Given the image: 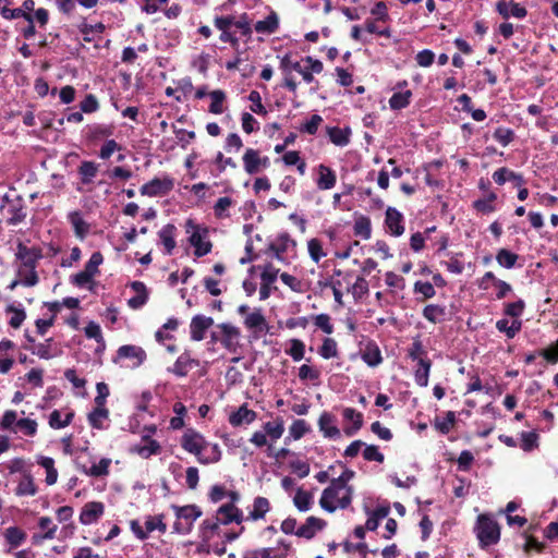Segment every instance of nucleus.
I'll return each mask as SVG.
<instances>
[{
  "label": "nucleus",
  "mask_w": 558,
  "mask_h": 558,
  "mask_svg": "<svg viewBox=\"0 0 558 558\" xmlns=\"http://www.w3.org/2000/svg\"><path fill=\"white\" fill-rule=\"evenodd\" d=\"M335 490L336 492L331 493V495H328L326 498L325 488L319 499L320 507L330 513L335 512L337 508H348L351 505L353 496V487H343V490L337 487Z\"/></svg>",
  "instance_id": "f257e3e1"
},
{
  "label": "nucleus",
  "mask_w": 558,
  "mask_h": 558,
  "mask_svg": "<svg viewBox=\"0 0 558 558\" xmlns=\"http://www.w3.org/2000/svg\"><path fill=\"white\" fill-rule=\"evenodd\" d=\"M475 531L480 544L483 547L494 545L500 538V529L498 523L485 514L478 517Z\"/></svg>",
  "instance_id": "f03ea898"
},
{
  "label": "nucleus",
  "mask_w": 558,
  "mask_h": 558,
  "mask_svg": "<svg viewBox=\"0 0 558 558\" xmlns=\"http://www.w3.org/2000/svg\"><path fill=\"white\" fill-rule=\"evenodd\" d=\"M206 445L207 442L204 437L194 429H187L181 438L182 448L187 452L195 454L198 462L199 457H203L202 452Z\"/></svg>",
  "instance_id": "7ed1b4c3"
},
{
  "label": "nucleus",
  "mask_w": 558,
  "mask_h": 558,
  "mask_svg": "<svg viewBox=\"0 0 558 558\" xmlns=\"http://www.w3.org/2000/svg\"><path fill=\"white\" fill-rule=\"evenodd\" d=\"M174 186L173 179L165 177L155 178L141 187V194L146 196H158L168 194Z\"/></svg>",
  "instance_id": "20e7f679"
},
{
  "label": "nucleus",
  "mask_w": 558,
  "mask_h": 558,
  "mask_svg": "<svg viewBox=\"0 0 558 558\" xmlns=\"http://www.w3.org/2000/svg\"><path fill=\"white\" fill-rule=\"evenodd\" d=\"M198 365L199 361L191 357L190 353L185 351L177 359L174 364L168 368V372L178 377H185L192 368Z\"/></svg>",
  "instance_id": "39448f33"
},
{
  "label": "nucleus",
  "mask_w": 558,
  "mask_h": 558,
  "mask_svg": "<svg viewBox=\"0 0 558 558\" xmlns=\"http://www.w3.org/2000/svg\"><path fill=\"white\" fill-rule=\"evenodd\" d=\"M119 359L133 360L134 362L132 367H138L146 360V353L141 347L125 344L118 349L117 359H114L113 362L117 363V360Z\"/></svg>",
  "instance_id": "423d86ee"
},
{
  "label": "nucleus",
  "mask_w": 558,
  "mask_h": 558,
  "mask_svg": "<svg viewBox=\"0 0 558 558\" xmlns=\"http://www.w3.org/2000/svg\"><path fill=\"white\" fill-rule=\"evenodd\" d=\"M214 325V319L204 315H195L190 324V333L193 341H202L206 330Z\"/></svg>",
  "instance_id": "0eeeda50"
},
{
  "label": "nucleus",
  "mask_w": 558,
  "mask_h": 558,
  "mask_svg": "<svg viewBox=\"0 0 558 558\" xmlns=\"http://www.w3.org/2000/svg\"><path fill=\"white\" fill-rule=\"evenodd\" d=\"M218 328L222 332L220 341L223 348L230 352H235L238 348V338L240 337L239 328L229 323L219 324Z\"/></svg>",
  "instance_id": "6e6552de"
},
{
  "label": "nucleus",
  "mask_w": 558,
  "mask_h": 558,
  "mask_svg": "<svg viewBox=\"0 0 558 558\" xmlns=\"http://www.w3.org/2000/svg\"><path fill=\"white\" fill-rule=\"evenodd\" d=\"M16 256L22 262V265L19 268V270H29L36 269L37 262L41 257V254L36 248H29L23 244H20L17 247Z\"/></svg>",
  "instance_id": "1a4fd4ad"
},
{
  "label": "nucleus",
  "mask_w": 558,
  "mask_h": 558,
  "mask_svg": "<svg viewBox=\"0 0 558 558\" xmlns=\"http://www.w3.org/2000/svg\"><path fill=\"white\" fill-rule=\"evenodd\" d=\"M25 349L45 360L52 359L61 353V350L53 343L52 338H48L44 342L31 347H25Z\"/></svg>",
  "instance_id": "9d476101"
},
{
  "label": "nucleus",
  "mask_w": 558,
  "mask_h": 558,
  "mask_svg": "<svg viewBox=\"0 0 558 558\" xmlns=\"http://www.w3.org/2000/svg\"><path fill=\"white\" fill-rule=\"evenodd\" d=\"M217 519L220 524L241 523L243 521V512L233 502H229L218 508Z\"/></svg>",
  "instance_id": "9b49d317"
},
{
  "label": "nucleus",
  "mask_w": 558,
  "mask_h": 558,
  "mask_svg": "<svg viewBox=\"0 0 558 558\" xmlns=\"http://www.w3.org/2000/svg\"><path fill=\"white\" fill-rule=\"evenodd\" d=\"M187 226L195 229L190 236V243L192 246L195 247V256L202 257L207 255L211 251V243L209 241L204 240V235L202 234L199 229L193 225L192 220L187 221Z\"/></svg>",
  "instance_id": "f8f14e48"
},
{
  "label": "nucleus",
  "mask_w": 558,
  "mask_h": 558,
  "mask_svg": "<svg viewBox=\"0 0 558 558\" xmlns=\"http://www.w3.org/2000/svg\"><path fill=\"white\" fill-rule=\"evenodd\" d=\"M336 417L329 412H323L318 418V427L324 437L336 439L340 437V429L336 426Z\"/></svg>",
  "instance_id": "ddd939ff"
},
{
  "label": "nucleus",
  "mask_w": 558,
  "mask_h": 558,
  "mask_svg": "<svg viewBox=\"0 0 558 558\" xmlns=\"http://www.w3.org/2000/svg\"><path fill=\"white\" fill-rule=\"evenodd\" d=\"M326 526V521L316 517H308L303 525H301L296 531L295 535L299 537H304L306 539H311L315 536V534L323 530Z\"/></svg>",
  "instance_id": "4468645a"
},
{
  "label": "nucleus",
  "mask_w": 558,
  "mask_h": 558,
  "mask_svg": "<svg viewBox=\"0 0 558 558\" xmlns=\"http://www.w3.org/2000/svg\"><path fill=\"white\" fill-rule=\"evenodd\" d=\"M280 68L287 75H290L292 71H295L302 75L306 83H312L314 81V76L311 71L304 69L299 61H293L288 54L281 59Z\"/></svg>",
  "instance_id": "2eb2a0df"
},
{
  "label": "nucleus",
  "mask_w": 558,
  "mask_h": 558,
  "mask_svg": "<svg viewBox=\"0 0 558 558\" xmlns=\"http://www.w3.org/2000/svg\"><path fill=\"white\" fill-rule=\"evenodd\" d=\"M496 10L504 19H508L510 16L523 19L527 14L525 8L513 1L507 2L505 0H500L496 4Z\"/></svg>",
  "instance_id": "dca6fc26"
},
{
  "label": "nucleus",
  "mask_w": 558,
  "mask_h": 558,
  "mask_svg": "<svg viewBox=\"0 0 558 558\" xmlns=\"http://www.w3.org/2000/svg\"><path fill=\"white\" fill-rule=\"evenodd\" d=\"M318 177L316 179V185L318 190L326 191L330 190L336 185L337 175L336 172L326 165H319L317 167Z\"/></svg>",
  "instance_id": "f3484780"
},
{
  "label": "nucleus",
  "mask_w": 558,
  "mask_h": 558,
  "mask_svg": "<svg viewBox=\"0 0 558 558\" xmlns=\"http://www.w3.org/2000/svg\"><path fill=\"white\" fill-rule=\"evenodd\" d=\"M402 220L403 217L399 210L393 207L387 208L385 223L392 235L399 236L404 232Z\"/></svg>",
  "instance_id": "a211bd4d"
},
{
  "label": "nucleus",
  "mask_w": 558,
  "mask_h": 558,
  "mask_svg": "<svg viewBox=\"0 0 558 558\" xmlns=\"http://www.w3.org/2000/svg\"><path fill=\"white\" fill-rule=\"evenodd\" d=\"M104 509L101 502H87L80 514L81 523L85 525L92 524L104 513Z\"/></svg>",
  "instance_id": "6ab92c4d"
},
{
  "label": "nucleus",
  "mask_w": 558,
  "mask_h": 558,
  "mask_svg": "<svg viewBox=\"0 0 558 558\" xmlns=\"http://www.w3.org/2000/svg\"><path fill=\"white\" fill-rule=\"evenodd\" d=\"M256 412L250 410L246 404L241 405L238 411L233 412L229 416V423L236 427L242 424H251L256 420Z\"/></svg>",
  "instance_id": "aec40b11"
},
{
  "label": "nucleus",
  "mask_w": 558,
  "mask_h": 558,
  "mask_svg": "<svg viewBox=\"0 0 558 558\" xmlns=\"http://www.w3.org/2000/svg\"><path fill=\"white\" fill-rule=\"evenodd\" d=\"M172 509L175 511V517L178 520H190L189 526L185 529V532H190L192 523L202 515V510L196 505H187L183 507L172 506Z\"/></svg>",
  "instance_id": "412c9836"
},
{
  "label": "nucleus",
  "mask_w": 558,
  "mask_h": 558,
  "mask_svg": "<svg viewBox=\"0 0 558 558\" xmlns=\"http://www.w3.org/2000/svg\"><path fill=\"white\" fill-rule=\"evenodd\" d=\"M493 180L498 185L505 184L507 181H512L515 186L524 184V179L520 173L509 170L506 167L499 168L493 173Z\"/></svg>",
  "instance_id": "4be33fe9"
},
{
  "label": "nucleus",
  "mask_w": 558,
  "mask_h": 558,
  "mask_svg": "<svg viewBox=\"0 0 558 558\" xmlns=\"http://www.w3.org/2000/svg\"><path fill=\"white\" fill-rule=\"evenodd\" d=\"M98 170L99 166L96 162L89 160L82 161L77 168L81 183L84 185L90 184L97 175Z\"/></svg>",
  "instance_id": "5701e85b"
},
{
  "label": "nucleus",
  "mask_w": 558,
  "mask_h": 558,
  "mask_svg": "<svg viewBox=\"0 0 558 558\" xmlns=\"http://www.w3.org/2000/svg\"><path fill=\"white\" fill-rule=\"evenodd\" d=\"M244 169L248 174H255L262 166V158L256 149L247 148L243 155Z\"/></svg>",
  "instance_id": "b1692460"
},
{
  "label": "nucleus",
  "mask_w": 558,
  "mask_h": 558,
  "mask_svg": "<svg viewBox=\"0 0 558 558\" xmlns=\"http://www.w3.org/2000/svg\"><path fill=\"white\" fill-rule=\"evenodd\" d=\"M143 440L146 442L145 445H137L132 448V452L137 453L144 459H148L153 454H157L160 451V445L155 439H151L149 436H144Z\"/></svg>",
  "instance_id": "393cba45"
},
{
  "label": "nucleus",
  "mask_w": 558,
  "mask_h": 558,
  "mask_svg": "<svg viewBox=\"0 0 558 558\" xmlns=\"http://www.w3.org/2000/svg\"><path fill=\"white\" fill-rule=\"evenodd\" d=\"M244 325L248 329H253L255 331H265L268 328L265 316L262 313V310H255L253 313L246 315L244 319Z\"/></svg>",
  "instance_id": "a878e982"
},
{
  "label": "nucleus",
  "mask_w": 558,
  "mask_h": 558,
  "mask_svg": "<svg viewBox=\"0 0 558 558\" xmlns=\"http://www.w3.org/2000/svg\"><path fill=\"white\" fill-rule=\"evenodd\" d=\"M362 360L371 367L378 366L383 362L378 345L374 342H368L362 353Z\"/></svg>",
  "instance_id": "bb28decb"
},
{
  "label": "nucleus",
  "mask_w": 558,
  "mask_h": 558,
  "mask_svg": "<svg viewBox=\"0 0 558 558\" xmlns=\"http://www.w3.org/2000/svg\"><path fill=\"white\" fill-rule=\"evenodd\" d=\"M423 317L433 324L440 323L446 317V307L438 304H428L423 308Z\"/></svg>",
  "instance_id": "cd10ccee"
},
{
  "label": "nucleus",
  "mask_w": 558,
  "mask_h": 558,
  "mask_svg": "<svg viewBox=\"0 0 558 558\" xmlns=\"http://www.w3.org/2000/svg\"><path fill=\"white\" fill-rule=\"evenodd\" d=\"M68 220L72 225L76 236L80 239H84L88 232V225L82 217V214L78 210H74L69 213Z\"/></svg>",
  "instance_id": "c85d7f7f"
},
{
  "label": "nucleus",
  "mask_w": 558,
  "mask_h": 558,
  "mask_svg": "<svg viewBox=\"0 0 558 558\" xmlns=\"http://www.w3.org/2000/svg\"><path fill=\"white\" fill-rule=\"evenodd\" d=\"M344 420L353 423V426L345 428L344 433L348 436L354 435L363 425V416L360 412L352 408H345L342 412Z\"/></svg>",
  "instance_id": "c756f323"
},
{
  "label": "nucleus",
  "mask_w": 558,
  "mask_h": 558,
  "mask_svg": "<svg viewBox=\"0 0 558 558\" xmlns=\"http://www.w3.org/2000/svg\"><path fill=\"white\" fill-rule=\"evenodd\" d=\"M174 232L175 227L171 223H168L165 227H162V229L158 233L160 241L165 246L166 253L168 255H170L175 247Z\"/></svg>",
  "instance_id": "7c9ffc66"
},
{
  "label": "nucleus",
  "mask_w": 558,
  "mask_h": 558,
  "mask_svg": "<svg viewBox=\"0 0 558 558\" xmlns=\"http://www.w3.org/2000/svg\"><path fill=\"white\" fill-rule=\"evenodd\" d=\"M355 475V472L350 470V469H345L342 474L337 477V478H332L329 486L326 487V498L328 495H331V493L336 492L335 489L340 488L343 490V487H351L350 485H348V482L351 481Z\"/></svg>",
  "instance_id": "2f4dec72"
},
{
  "label": "nucleus",
  "mask_w": 558,
  "mask_h": 558,
  "mask_svg": "<svg viewBox=\"0 0 558 558\" xmlns=\"http://www.w3.org/2000/svg\"><path fill=\"white\" fill-rule=\"evenodd\" d=\"M327 133L331 143L337 146H347L350 142L351 131L349 128L340 129L337 126L328 128Z\"/></svg>",
  "instance_id": "473e14b6"
},
{
  "label": "nucleus",
  "mask_w": 558,
  "mask_h": 558,
  "mask_svg": "<svg viewBox=\"0 0 558 558\" xmlns=\"http://www.w3.org/2000/svg\"><path fill=\"white\" fill-rule=\"evenodd\" d=\"M279 25L278 16L275 12H271L266 19L256 22L255 31L263 34H272L276 32Z\"/></svg>",
  "instance_id": "72a5a7b5"
},
{
  "label": "nucleus",
  "mask_w": 558,
  "mask_h": 558,
  "mask_svg": "<svg viewBox=\"0 0 558 558\" xmlns=\"http://www.w3.org/2000/svg\"><path fill=\"white\" fill-rule=\"evenodd\" d=\"M432 367V363L427 359H420V363H417V368L415 369V383L421 387H426L428 385L429 371Z\"/></svg>",
  "instance_id": "f704fd0d"
},
{
  "label": "nucleus",
  "mask_w": 558,
  "mask_h": 558,
  "mask_svg": "<svg viewBox=\"0 0 558 558\" xmlns=\"http://www.w3.org/2000/svg\"><path fill=\"white\" fill-rule=\"evenodd\" d=\"M411 98H412L411 90L395 93L389 99V107L392 110L404 109L410 105Z\"/></svg>",
  "instance_id": "c9c22d12"
},
{
  "label": "nucleus",
  "mask_w": 558,
  "mask_h": 558,
  "mask_svg": "<svg viewBox=\"0 0 558 558\" xmlns=\"http://www.w3.org/2000/svg\"><path fill=\"white\" fill-rule=\"evenodd\" d=\"M269 501L265 497H256L253 504V510L250 512V518L252 520H259L265 517V514L269 511Z\"/></svg>",
  "instance_id": "e433bc0d"
},
{
  "label": "nucleus",
  "mask_w": 558,
  "mask_h": 558,
  "mask_svg": "<svg viewBox=\"0 0 558 558\" xmlns=\"http://www.w3.org/2000/svg\"><path fill=\"white\" fill-rule=\"evenodd\" d=\"M522 323L518 319H514L510 325L507 319H499L496 323V328L500 332H505L509 339L515 337V335L521 330Z\"/></svg>",
  "instance_id": "4c0bfd02"
},
{
  "label": "nucleus",
  "mask_w": 558,
  "mask_h": 558,
  "mask_svg": "<svg viewBox=\"0 0 558 558\" xmlns=\"http://www.w3.org/2000/svg\"><path fill=\"white\" fill-rule=\"evenodd\" d=\"M111 464V459L109 458H102L97 464H93L89 469H86L85 466L82 469V471L94 477L105 476L109 473V466Z\"/></svg>",
  "instance_id": "58836bf2"
},
{
  "label": "nucleus",
  "mask_w": 558,
  "mask_h": 558,
  "mask_svg": "<svg viewBox=\"0 0 558 558\" xmlns=\"http://www.w3.org/2000/svg\"><path fill=\"white\" fill-rule=\"evenodd\" d=\"M17 496H34L37 493V487L33 477L26 474L19 483L16 490Z\"/></svg>",
  "instance_id": "ea45409f"
},
{
  "label": "nucleus",
  "mask_w": 558,
  "mask_h": 558,
  "mask_svg": "<svg viewBox=\"0 0 558 558\" xmlns=\"http://www.w3.org/2000/svg\"><path fill=\"white\" fill-rule=\"evenodd\" d=\"M211 104L209 106V112L214 114H220L223 112V102L226 100V94L221 89H216L209 93Z\"/></svg>",
  "instance_id": "a19ab883"
},
{
  "label": "nucleus",
  "mask_w": 558,
  "mask_h": 558,
  "mask_svg": "<svg viewBox=\"0 0 558 558\" xmlns=\"http://www.w3.org/2000/svg\"><path fill=\"white\" fill-rule=\"evenodd\" d=\"M519 256L507 248H501L496 255L497 263L507 269L514 267Z\"/></svg>",
  "instance_id": "79ce46f5"
},
{
  "label": "nucleus",
  "mask_w": 558,
  "mask_h": 558,
  "mask_svg": "<svg viewBox=\"0 0 558 558\" xmlns=\"http://www.w3.org/2000/svg\"><path fill=\"white\" fill-rule=\"evenodd\" d=\"M264 430L266 436L268 435L272 440H277L284 432L283 421L278 418L272 422H267L264 424Z\"/></svg>",
  "instance_id": "37998d69"
},
{
  "label": "nucleus",
  "mask_w": 558,
  "mask_h": 558,
  "mask_svg": "<svg viewBox=\"0 0 558 558\" xmlns=\"http://www.w3.org/2000/svg\"><path fill=\"white\" fill-rule=\"evenodd\" d=\"M354 234L368 240L372 234L371 220L367 217L359 218L354 223Z\"/></svg>",
  "instance_id": "c03bdc74"
},
{
  "label": "nucleus",
  "mask_w": 558,
  "mask_h": 558,
  "mask_svg": "<svg viewBox=\"0 0 558 558\" xmlns=\"http://www.w3.org/2000/svg\"><path fill=\"white\" fill-rule=\"evenodd\" d=\"M26 538V534L16 526H10L5 530V539L12 547L20 546Z\"/></svg>",
  "instance_id": "a18cd8bd"
},
{
  "label": "nucleus",
  "mask_w": 558,
  "mask_h": 558,
  "mask_svg": "<svg viewBox=\"0 0 558 558\" xmlns=\"http://www.w3.org/2000/svg\"><path fill=\"white\" fill-rule=\"evenodd\" d=\"M348 291L352 293L355 300H361L368 293V282L363 277H357L355 282L348 287Z\"/></svg>",
  "instance_id": "49530a36"
},
{
  "label": "nucleus",
  "mask_w": 558,
  "mask_h": 558,
  "mask_svg": "<svg viewBox=\"0 0 558 558\" xmlns=\"http://www.w3.org/2000/svg\"><path fill=\"white\" fill-rule=\"evenodd\" d=\"M109 411L106 408H95L88 414V422L92 427L100 429L102 428V421L108 418Z\"/></svg>",
  "instance_id": "de8ad7c7"
},
{
  "label": "nucleus",
  "mask_w": 558,
  "mask_h": 558,
  "mask_svg": "<svg viewBox=\"0 0 558 558\" xmlns=\"http://www.w3.org/2000/svg\"><path fill=\"white\" fill-rule=\"evenodd\" d=\"M286 353L289 354L293 361L299 362L304 357L305 353V344L300 339H291L290 348L286 350Z\"/></svg>",
  "instance_id": "09e8293b"
},
{
  "label": "nucleus",
  "mask_w": 558,
  "mask_h": 558,
  "mask_svg": "<svg viewBox=\"0 0 558 558\" xmlns=\"http://www.w3.org/2000/svg\"><path fill=\"white\" fill-rule=\"evenodd\" d=\"M322 357L329 360L338 355L337 342L332 338H325L322 347L319 348Z\"/></svg>",
  "instance_id": "8fccbe9b"
},
{
  "label": "nucleus",
  "mask_w": 558,
  "mask_h": 558,
  "mask_svg": "<svg viewBox=\"0 0 558 558\" xmlns=\"http://www.w3.org/2000/svg\"><path fill=\"white\" fill-rule=\"evenodd\" d=\"M308 432L310 426L304 420H295L289 428L290 436L295 440L301 439Z\"/></svg>",
  "instance_id": "3c124183"
},
{
  "label": "nucleus",
  "mask_w": 558,
  "mask_h": 558,
  "mask_svg": "<svg viewBox=\"0 0 558 558\" xmlns=\"http://www.w3.org/2000/svg\"><path fill=\"white\" fill-rule=\"evenodd\" d=\"M105 25L102 23H96L94 25L83 24L80 26V32L84 35V41L90 43L94 40L92 34H101L105 31Z\"/></svg>",
  "instance_id": "603ef678"
},
{
  "label": "nucleus",
  "mask_w": 558,
  "mask_h": 558,
  "mask_svg": "<svg viewBox=\"0 0 558 558\" xmlns=\"http://www.w3.org/2000/svg\"><path fill=\"white\" fill-rule=\"evenodd\" d=\"M493 137L506 147L513 141L514 132L511 129L498 128L495 130Z\"/></svg>",
  "instance_id": "864d4df0"
},
{
  "label": "nucleus",
  "mask_w": 558,
  "mask_h": 558,
  "mask_svg": "<svg viewBox=\"0 0 558 558\" xmlns=\"http://www.w3.org/2000/svg\"><path fill=\"white\" fill-rule=\"evenodd\" d=\"M104 257L100 252H94L86 263L84 271L90 274L92 276H96L99 272L98 267L102 264Z\"/></svg>",
  "instance_id": "5fc2aeb1"
},
{
  "label": "nucleus",
  "mask_w": 558,
  "mask_h": 558,
  "mask_svg": "<svg viewBox=\"0 0 558 558\" xmlns=\"http://www.w3.org/2000/svg\"><path fill=\"white\" fill-rule=\"evenodd\" d=\"M7 311L13 313L9 320V325L14 329L20 328L26 318L25 311L23 308H15L13 305H9Z\"/></svg>",
  "instance_id": "6e6d98bb"
},
{
  "label": "nucleus",
  "mask_w": 558,
  "mask_h": 558,
  "mask_svg": "<svg viewBox=\"0 0 558 558\" xmlns=\"http://www.w3.org/2000/svg\"><path fill=\"white\" fill-rule=\"evenodd\" d=\"M311 495L302 489H299L294 496V505L300 511H307L311 506Z\"/></svg>",
  "instance_id": "4d7b16f0"
},
{
  "label": "nucleus",
  "mask_w": 558,
  "mask_h": 558,
  "mask_svg": "<svg viewBox=\"0 0 558 558\" xmlns=\"http://www.w3.org/2000/svg\"><path fill=\"white\" fill-rule=\"evenodd\" d=\"M248 100L252 101L251 110L257 114L266 116L267 110L262 104L260 94L257 90H252L248 95Z\"/></svg>",
  "instance_id": "13d9d810"
},
{
  "label": "nucleus",
  "mask_w": 558,
  "mask_h": 558,
  "mask_svg": "<svg viewBox=\"0 0 558 558\" xmlns=\"http://www.w3.org/2000/svg\"><path fill=\"white\" fill-rule=\"evenodd\" d=\"M1 14L7 20H14L24 17L26 21H31V13L25 12L23 9H9L7 7H3L1 9Z\"/></svg>",
  "instance_id": "bf43d9fd"
},
{
  "label": "nucleus",
  "mask_w": 558,
  "mask_h": 558,
  "mask_svg": "<svg viewBox=\"0 0 558 558\" xmlns=\"http://www.w3.org/2000/svg\"><path fill=\"white\" fill-rule=\"evenodd\" d=\"M322 122L323 118L319 114H313L311 119L301 126L300 131L314 135Z\"/></svg>",
  "instance_id": "052dcab7"
},
{
  "label": "nucleus",
  "mask_w": 558,
  "mask_h": 558,
  "mask_svg": "<svg viewBox=\"0 0 558 558\" xmlns=\"http://www.w3.org/2000/svg\"><path fill=\"white\" fill-rule=\"evenodd\" d=\"M233 201L230 198V197H220L215 206H214V211H215V215L216 217L218 218H223V217H227L228 215L226 214V211L229 209V207L232 205Z\"/></svg>",
  "instance_id": "680f3d73"
},
{
  "label": "nucleus",
  "mask_w": 558,
  "mask_h": 558,
  "mask_svg": "<svg viewBox=\"0 0 558 558\" xmlns=\"http://www.w3.org/2000/svg\"><path fill=\"white\" fill-rule=\"evenodd\" d=\"M363 458L366 461H376V462H384V454L379 452L378 447L375 445H368L365 447L363 451Z\"/></svg>",
  "instance_id": "e2e57ef3"
},
{
  "label": "nucleus",
  "mask_w": 558,
  "mask_h": 558,
  "mask_svg": "<svg viewBox=\"0 0 558 558\" xmlns=\"http://www.w3.org/2000/svg\"><path fill=\"white\" fill-rule=\"evenodd\" d=\"M21 277V284L25 287H34L38 283V276L35 269L19 270Z\"/></svg>",
  "instance_id": "0e129e2a"
},
{
  "label": "nucleus",
  "mask_w": 558,
  "mask_h": 558,
  "mask_svg": "<svg viewBox=\"0 0 558 558\" xmlns=\"http://www.w3.org/2000/svg\"><path fill=\"white\" fill-rule=\"evenodd\" d=\"M278 274L279 269L276 268L272 264L268 263L263 267L260 279L267 283H274L277 280Z\"/></svg>",
  "instance_id": "69168bd1"
},
{
  "label": "nucleus",
  "mask_w": 558,
  "mask_h": 558,
  "mask_svg": "<svg viewBox=\"0 0 558 558\" xmlns=\"http://www.w3.org/2000/svg\"><path fill=\"white\" fill-rule=\"evenodd\" d=\"M308 253L312 257V259L315 263H318L319 259L325 256V253L323 252L322 244L317 239H312L307 243Z\"/></svg>",
  "instance_id": "338daca9"
},
{
  "label": "nucleus",
  "mask_w": 558,
  "mask_h": 558,
  "mask_svg": "<svg viewBox=\"0 0 558 558\" xmlns=\"http://www.w3.org/2000/svg\"><path fill=\"white\" fill-rule=\"evenodd\" d=\"M414 292L423 294L425 299H430L436 294L434 286L427 281H416L414 283Z\"/></svg>",
  "instance_id": "774afa93"
}]
</instances>
